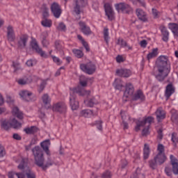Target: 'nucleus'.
Here are the masks:
<instances>
[{
    "mask_svg": "<svg viewBox=\"0 0 178 178\" xmlns=\"http://www.w3.org/2000/svg\"><path fill=\"white\" fill-rule=\"evenodd\" d=\"M170 73V61L169 57L161 55L156 60L153 74L159 81H163Z\"/></svg>",
    "mask_w": 178,
    "mask_h": 178,
    "instance_id": "f257e3e1",
    "label": "nucleus"
},
{
    "mask_svg": "<svg viewBox=\"0 0 178 178\" xmlns=\"http://www.w3.org/2000/svg\"><path fill=\"white\" fill-rule=\"evenodd\" d=\"M32 152L35 158V163L37 165V166H39V168H42L43 170H47V168L52 166V165L55 163L54 160L51 159V158H48L47 161L45 162L44 153L42 152V150L40 146L35 147Z\"/></svg>",
    "mask_w": 178,
    "mask_h": 178,
    "instance_id": "f03ea898",
    "label": "nucleus"
},
{
    "mask_svg": "<svg viewBox=\"0 0 178 178\" xmlns=\"http://www.w3.org/2000/svg\"><path fill=\"white\" fill-rule=\"evenodd\" d=\"M90 90H85L84 88L78 86L77 88L70 89V105L72 111L79 109V102L76 101V94L79 95H90Z\"/></svg>",
    "mask_w": 178,
    "mask_h": 178,
    "instance_id": "7ed1b4c3",
    "label": "nucleus"
},
{
    "mask_svg": "<svg viewBox=\"0 0 178 178\" xmlns=\"http://www.w3.org/2000/svg\"><path fill=\"white\" fill-rule=\"evenodd\" d=\"M154 123V118L152 116L145 117L143 121H138L136 122V126L135 127L136 131H140L141 127H145L142 131V136L149 135V126L151 124Z\"/></svg>",
    "mask_w": 178,
    "mask_h": 178,
    "instance_id": "20e7f679",
    "label": "nucleus"
},
{
    "mask_svg": "<svg viewBox=\"0 0 178 178\" xmlns=\"http://www.w3.org/2000/svg\"><path fill=\"white\" fill-rule=\"evenodd\" d=\"M134 93V87L131 83H127L126 86V90L124 92V98H131L134 101L137 99H140V101H144L145 99V96L143 93V91L138 90L135 95Z\"/></svg>",
    "mask_w": 178,
    "mask_h": 178,
    "instance_id": "39448f33",
    "label": "nucleus"
},
{
    "mask_svg": "<svg viewBox=\"0 0 178 178\" xmlns=\"http://www.w3.org/2000/svg\"><path fill=\"white\" fill-rule=\"evenodd\" d=\"M18 169L22 170V173H24V175H25L27 178H35V173L31 171L30 168H29L27 159H21V163L18 165Z\"/></svg>",
    "mask_w": 178,
    "mask_h": 178,
    "instance_id": "423d86ee",
    "label": "nucleus"
},
{
    "mask_svg": "<svg viewBox=\"0 0 178 178\" xmlns=\"http://www.w3.org/2000/svg\"><path fill=\"white\" fill-rule=\"evenodd\" d=\"M1 126L4 130H9L10 128L19 129L22 127V124L17 122L16 119L11 118L9 121L2 120Z\"/></svg>",
    "mask_w": 178,
    "mask_h": 178,
    "instance_id": "0eeeda50",
    "label": "nucleus"
},
{
    "mask_svg": "<svg viewBox=\"0 0 178 178\" xmlns=\"http://www.w3.org/2000/svg\"><path fill=\"white\" fill-rule=\"evenodd\" d=\"M6 102L10 105V108H12V113L13 116H16L17 119L22 120L24 118L23 113L19 111V108L17 106H15V102L10 96H7Z\"/></svg>",
    "mask_w": 178,
    "mask_h": 178,
    "instance_id": "6e6552de",
    "label": "nucleus"
},
{
    "mask_svg": "<svg viewBox=\"0 0 178 178\" xmlns=\"http://www.w3.org/2000/svg\"><path fill=\"white\" fill-rule=\"evenodd\" d=\"M19 95L23 101H26V102H30L34 100V95H33V93L29 90H21L19 92Z\"/></svg>",
    "mask_w": 178,
    "mask_h": 178,
    "instance_id": "1a4fd4ad",
    "label": "nucleus"
},
{
    "mask_svg": "<svg viewBox=\"0 0 178 178\" xmlns=\"http://www.w3.org/2000/svg\"><path fill=\"white\" fill-rule=\"evenodd\" d=\"M81 70L88 74H92L95 72V65L92 63L88 64H81L80 66Z\"/></svg>",
    "mask_w": 178,
    "mask_h": 178,
    "instance_id": "9d476101",
    "label": "nucleus"
},
{
    "mask_svg": "<svg viewBox=\"0 0 178 178\" xmlns=\"http://www.w3.org/2000/svg\"><path fill=\"white\" fill-rule=\"evenodd\" d=\"M87 5V0H75L74 6V12L76 15H80L81 10L80 8H83Z\"/></svg>",
    "mask_w": 178,
    "mask_h": 178,
    "instance_id": "9b49d317",
    "label": "nucleus"
},
{
    "mask_svg": "<svg viewBox=\"0 0 178 178\" xmlns=\"http://www.w3.org/2000/svg\"><path fill=\"white\" fill-rule=\"evenodd\" d=\"M53 112H59V113H64L66 112L67 107L64 102H59L54 104L51 108Z\"/></svg>",
    "mask_w": 178,
    "mask_h": 178,
    "instance_id": "f8f14e48",
    "label": "nucleus"
},
{
    "mask_svg": "<svg viewBox=\"0 0 178 178\" xmlns=\"http://www.w3.org/2000/svg\"><path fill=\"white\" fill-rule=\"evenodd\" d=\"M115 6L118 13L122 12V13H129V12L131 10L130 6L124 3L115 4Z\"/></svg>",
    "mask_w": 178,
    "mask_h": 178,
    "instance_id": "ddd939ff",
    "label": "nucleus"
},
{
    "mask_svg": "<svg viewBox=\"0 0 178 178\" xmlns=\"http://www.w3.org/2000/svg\"><path fill=\"white\" fill-rule=\"evenodd\" d=\"M31 45L33 48V49H35L38 54H40V56L42 58H47V54L44 51H42V49L40 48L38 46V44L37 43V40L35 39H32V41L31 42Z\"/></svg>",
    "mask_w": 178,
    "mask_h": 178,
    "instance_id": "4468645a",
    "label": "nucleus"
},
{
    "mask_svg": "<svg viewBox=\"0 0 178 178\" xmlns=\"http://www.w3.org/2000/svg\"><path fill=\"white\" fill-rule=\"evenodd\" d=\"M51 10L54 17H56L58 19L60 17L62 10L60 9V6H59V4L56 3H53L51 6Z\"/></svg>",
    "mask_w": 178,
    "mask_h": 178,
    "instance_id": "2eb2a0df",
    "label": "nucleus"
},
{
    "mask_svg": "<svg viewBox=\"0 0 178 178\" xmlns=\"http://www.w3.org/2000/svg\"><path fill=\"white\" fill-rule=\"evenodd\" d=\"M104 9H105L106 15L107 17H108V19L113 20L115 13H113V10L112 9V5L109 3H106L104 4Z\"/></svg>",
    "mask_w": 178,
    "mask_h": 178,
    "instance_id": "dca6fc26",
    "label": "nucleus"
},
{
    "mask_svg": "<svg viewBox=\"0 0 178 178\" xmlns=\"http://www.w3.org/2000/svg\"><path fill=\"white\" fill-rule=\"evenodd\" d=\"M79 26L81 31H82L85 35H91V34H92V31L89 26L86 25L85 22H79Z\"/></svg>",
    "mask_w": 178,
    "mask_h": 178,
    "instance_id": "f3484780",
    "label": "nucleus"
},
{
    "mask_svg": "<svg viewBox=\"0 0 178 178\" xmlns=\"http://www.w3.org/2000/svg\"><path fill=\"white\" fill-rule=\"evenodd\" d=\"M170 158L172 166V172L174 175H178V160L173 155H170Z\"/></svg>",
    "mask_w": 178,
    "mask_h": 178,
    "instance_id": "a211bd4d",
    "label": "nucleus"
},
{
    "mask_svg": "<svg viewBox=\"0 0 178 178\" xmlns=\"http://www.w3.org/2000/svg\"><path fill=\"white\" fill-rule=\"evenodd\" d=\"M51 145V141L49 140H44L40 143V147L42 148L43 151L46 152L47 155L50 156L51 152L49 151V146Z\"/></svg>",
    "mask_w": 178,
    "mask_h": 178,
    "instance_id": "6ab92c4d",
    "label": "nucleus"
},
{
    "mask_svg": "<svg viewBox=\"0 0 178 178\" xmlns=\"http://www.w3.org/2000/svg\"><path fill=\"white\" fill-rule=\"evenodd\" d=\"M116 74L120 77H130L131 76V71L126 69L117 70Z\"/></svg>",
    "mask_w": 178,
    "mask_h": 178,
    "instance_id": "aec40b11",
    "label": "nucleus"
},
{
    "mask_svg": "<svg viewBox=\"0 0 178 178\" xmlns=\"http://www.w3.org/2000/svg\"><path fill=\"white\" fill-rule=\"evenodd\" d=\"M155 113L158 122H161L166 118V112H165L162 108H159Z\"/></svg>",
    "mask_w": 178,
    "mask_h": 178,
    "instance_id": "412c9836",
    "label": "nucleus"
},
{
    "mask_svg": "<svg viewBox=\"0 0 178 178\" xmlns=\"http://www.w3.org/2000/svg\"><path fill=\"white\" fill-rule=\"evenodd\" d=\"M136 15L138 16L139 20H141V22H148V17H147V14L145 12H144V10L137 9Z\"/></svg>",
    "mask_w": 178,
    "mask_h": 178,
    "instance_id": "4be33fe9",
    "label": "nucleus"
},
{
    "mask_svg": "<svg viewBox=\"0 0 178 178\" xmlns=\"http://www.w3.org/2000/svg\"><path fill=\"white\" fill-rule=\"evenodd\" d=\"M173 94H175V87H173V85L170 83L166 86L165 88V95L167 99L170 98V96L172 95Z\"/></svg>",
    "mask_w": 178,
    "mask_h": 178,
    "instance_id": "5701e85b",
    "label": "nucleus"
},
{
    "mask_svg": "<svg viewBox=\"0 0 178 178\" xmlns=\"http://www.w3.org/2000/svg\"><path fill=\"white\" fill-rule=\"evenodd\" d=\"M160 30L163 35V40L165 41V42H168V41H169V31L168 29H166L165 26H161Z\"/></svg>",
    "mask_w": 178,
    "mask_h": 178,
    "instance_id": "b1692460",
    "label": "nucleus"
},
{
    "mask_svg": "<svg viewBox=\"0 0 178 178\" xmlns=\"http://www.w3.org/2000/svg\"><path fill=\"white\" fill-rule=\"evenodd\" d=\"M94 112L90 109H84L80 111L79 116L81 118H92Z\"/></svg>",
    "mask_w": 178,
    "mask_h": 178,
    "instance_id": "393cba45",
    "label": "nucleus"
},
{
    "mask_svg": "<svg viewBox=\"0 0 178 178\" xmlns=\"http://www.w3.org/2000/svg\"><path fill=\"white\" fill-rule=\"evenodd\" d=\"M42 101L46 108V109H50L51 108V98L48 94H44L42 97Z\"/></svg>",
    "mask_w": 178,
    "mask_h": 178,
    "instance_id": "a878e982",
    "label": "nucleus"
},
{
    "mask_svg": "<svg viewBox=\"0 0 178 178\" xmlns=\"http://www.w3.org/2000/svg\"><path fill=\"white\" fill-rule=\"evenodd\" d=\"M168 29L172 31L175 37H178V24L176 23H169Z\"/></svg>",
    "mask_w": 178,
    "mask_h": 178,
    "instance_id": "bb28decb",
    "label": "nucleus"
},
{
    "mask_svg": "<svg viewBox=\"0 0 178 178\" xmlns=\"http://www.w3.org/2000/svg\"><path fill=\"white\" fill-rule=\"evenodd\" d=\"M7 37L9 41H15V31L11 26H8L7 28Z\"/></svg>",
    "mask_w": 178,
    "mask_h": 178,
    "instance_id": "cd10ccee",
    "label": "nucleus"
},
{
    "mask_svg": "<svg viewBox=\"0 0 178 178\" xmlns=\"http://www.w3.org/2000/svg\"><path fill=\"white\" fill-rule=\"evenodd\" d=\"M121 116L123 120L122 125L124 127V129L126 130L129 129V124H127V122H126L124 120H130V116L126 115V113L123 111H121Z\"/></svg>",
    "mask_w": 178,
    "mask_h": 178,
    "instance_id": "c85d7f7f",
    "label": "nucleus"
},
{
    "mask_svg": "<svg viewBox=\"0 0 178 178\" xmlns=\"http://www.w3.org/2000/svg\"><path fill=\"white\" fill-rule=\"evenodd\" d=\"M38 128L37 127H26L24 129V131L26 134H35V133H38Z\"/></svg>",
    "mask_w": 178,
    "mask_h": 178,
    "instance_id": "c756f323",
    "label": "nucleus"
},
{
    "mask_svg": "<svg viewBox=\"0 0 178 178\" xmlns=\"http://www.w3.org/2000/svg\"><path fill=\"white\" fill-rule=\"evenodd\" d=\"M15 176H17V178H26V175L23 172H15L13 171L8 172V178H15Z\"/></svg>",
    "mask_w": 178,
    "mask_h": 178,
    "instance_id": "7c9ffc66",
    "label": "nucleus"
},
{
    "mask_svg": "<svg viewBox=\"0 0 178 178\" xmlns=\"http://www.w3.org/2000/svg\"><path fill=\"white\" fill-rule=\"evenodd\" d=\"M159 53L158 52V48H154L152 50V51H150L147 56V60H151V59H153V58H156V56H158V54Z\"/></svg>",
    "mask_w": 178,
    "mask_h": 178,
    "instance_id": "2f4dec72",
    "label": "nucleus"
},
{
    "mask_svg": "<svg viewBox=\"0 0 178 178\" xmlns=\"http://www.w3.org/2000/svg\"><path fill=\"white\" fill-rule=\"evenodd\" d=\"M86 105H87V106H94V105H97V104H98V100L95 99V98H92V99H90L88 100H85L84 101Z\"/></svg>",
    "mask_w": 178,
    "mask_h": 178,
    "instance_id": "473e14b6",
    "label": "nucleus"
},
{
    "mask_svg": "<svg viewBox=\"0 0 178 178\" xmlns=\"http://www.w3.org/2000/svg\"><path fill=\"white\" fill-rule=\"evenodd\" d=\"M154 158L155 161L160 165H162V163H163L166 161V156H165V154H161L160 156H158L157 154L156 156H155Z\"/></svg>",
    "mask_w": 178,
    "mask_h": 178,
    "instance_id": "72a5a7b5",
    "label": "nucleus"
},
{
    "mask_svg": "<svg viewBox=\"0 0 178 178\" xmlns=\"http://www.w3.org/2000/svg\"><path fill=\"white\" fill-rule=\"evenodd\" d=\"M113 86L116 90L122 91V88L123 87V85H122V81L119 79H116L113 83Z\"/></svg>",
    "mask_w": 178,
    "mask_h": 178,
    "instance_id": "f704fd0d",
    "label": "nucleus"
},
{
    "mask_svg": "<svg viewBox=\"0 0 178 178\" xmlns=\"http://www.w3.org/2000/svg\"><path fill=\"white\" fill-rule=\"evenodd\" d=\"M149 156V145L145 144L143 149V158L144 159H148Z\"/></svg>",
    "mask_w": 178,
    "mask_h": 178,
    "instance_id": "c9c22d12",
    "label": "nucleus"
},
{
    "mask_svg": "<svg viewBox=\"0 0 178 178\" xmlns=\"http://www.w3.org/2000/svg\"><path fill=\"white\" fill-rule=\"evenodd\" d=\"M27 40H28L27 35L22 36L20 38V40L19 41V47H21V48L26 47Z\"/></svg>",
    "mask_w": 178,
    "mask_h": 178,
    "instance_id": "e433bc0d",
    "label": "nucleus"
},
{
    "mask_svg": "<svg viewBox=\"0 0 178 178\" xmlns=\"http://www.w3.org/2000/svg\"><path fill=\"white\" fill-rule=\"evenodd\" d=\"M77 37H78V39H79L80 41H81L82 45H83L84 48L88 52V51H90V47H88V44L87 43V42H86V40L83 39V37L81 35H78Z\"/></svg>",
    "mask_w": 178,
    "mask_h": 178,
    "instance_id": "4c0bfd02",
    "label": "nucleus"
},
{
    "mask_svg": "<svg viewBox=\"0 0 178 178\" xmlns=\"http://www.w3.org/2000/svg\"><path fill=\"white\" fill-rule=\"evenodd\" d=\"M42 26L43 27H51L52 26V20L51 19H43L42 22Z\"/></svg>",
    "mask_w": 178,
    "mask_h": 178,
    "instance_id": "58836bf2",
    "label": "nucleus"
},
{
    "mask_svg": "<svg viewBox=\"0 0 178 178\" xmlns=\"http://www.w3.org/2000/svg\"><path fill=\"white\" fill-rule=\"evenodd\" d=\"M88 81V79L86 78V76H80L79 83L82 87H86V86H87Z\"/></svg>",
    "mask_w": 178,
    "mask_h": 178,
    "instance_id": "ea45409f",
    "label": "nucleus"
},
{
    "mask_svg": "<svg viewBox=\"0 0 178 178\" xmlns=\"http://www.w3.org/2000/svg\"><path fill=\"white\" fill-rule=\"evenodd\" d=\"M104 38L106 44L109 42V31L108 28H104Z\"/></svg>",
    "mask_w": 178,
    "mask_h": 178,
    "instance_id": "a19ab883",
    "label": "nucleus"
},
{
    "mask_svg": "<svg viewBox=\"0 0 178 178\" xmlns=\"http://www.w3.org/2000/svg\"><path fill=\"white\" fill-rule=\"evenodd\" d=\"M158 156H160L161 154H165V147L163 146L162 144H159L157 147Z\"/></svg>",
    "mask_w": 178,
    "mask_h": 178,
    "instance_id": "79ce46f5",
    "label": "nucleus"
},
{
    "mask_svg": "<svg viewBox=\"0 0 178 178\" xmlns=\"http://www.w3.org/2000/svg\"><path fill=\"white\" fill-rule=\"evenodd\" d=\"M72 52L75 55V56H76V58H82V56L84 55L83 54V51L79 49H74Z\"/></svg>",
    "mask_w": 178,
    "mask_h": 178,
    "instance_id": "37998d69",
    "label": "nucleus"
},
{
    "mask_svg": "<svg viewBox=\"0 0 178 178\" xmlns=\"http://www.w3.org/2000/svg\"><path fill=\"white\" fill-rule=\"evenodd\" d=\"M18 84H20V86H24L25 84H29L30 83V81L26 78L20 79L17 81Z\"/></svg>",
    "mask_w": 178,
    "mask_h": 178,
    "instance_id": "c03bdc74",
    "label": "nucleus"
},
{
    "mask_svg": "<svg viewBox=\"0 0 178 178\" xmlns=\"http://www.w3.org/2000/svg\"><path fill=\"white\" fill-rule=\"evenodd\" d=\"M174 145H177L178 143V137H177V134L173 133L172 134V138H171Z\"/></svg>",
    "mask_w": 178,
    "mask_h": 178,
    "instance_id": "a18cd8bd",
    "label": "nucleus"
},
{
    "mask_svg": "<svg viewBox=\"0 0 178 178\" xmlns=\"http://www.w3.org/2000/svg\"><path fill=\"white\" fill-rule=\"evenodd\" d=\"M94 126L97 127L98 130H102V120H99L95 122Z\"/></svg>",
    "mask_w": 178,
    "mask_h": 178,
    "instance_id": "49530a36",
    "label": "nucleus"
},
{
    "mask_svg": "<svg viewBox=\"0 0 178 178\" xmlns=\"http://www.w3.org/2000/svg\"><path fill=\"white\" fill-rule=\"evenodd\" d=\"M156 163H158V161H155V158L154 159L149 161V166L152 169H155L156 168Z\"/></svg>",
    "mask_w": 178,
    "mask_h": 178,
    "instance_id": "de8ad7c7",
    "label": "nucleus"
},
{
    "mask_svg": "<svg viewBox=\"0 0 178 178\" xmlns=\"http://www.w3.org/2000/svg\"><path fill=\"white\" fill-rule=\"evenodd\" d=\"M45 86H47V81H42V83L40 84L38 89L39 92H42L44 88H45Z\"/></svg>",
    "mask_w": 178,
    "mask_h": 178,
    "instance_id": "09e8293b",
    "label": "nucleus"
},
{
    "mask_svg": "<svg viewBox=\"0 0 178 178\" xmlns=\"http://www.w3.org/2000/svg\"><path fill=\"white\" fill-rule=\"evenodd\" d=\"M4 155H6V152L5 151V148L0 145V158H3Z\"/></svg>",
    "mask_w": 178,
    "mask_h": 178,
    "instance_id": "8fccbe9b",
    "label": "nucleus"
},
{
    "mask_svg": "<svg viewBox=\"0 0 178 178\" xmlns=\"http://www.w3.org/2000/svg\"><path fill=\"white\" fill-rule=\"evenodd\" d=\"M58 30H60V31H65L66 30V25L63 23H60L58 26Z\"/></svg>",
    "mask_w": 178,
    "mask_h": 178,
    "instance_id": "3c124183",
    "label": "nucleus"
},
{
    "mask_svg": "<svg viewBox=\"0 0 178 178\" xmlns=\"http://www.w3.org/2000/svg\"><path fill=\"white\" fill-rule=\"evenodd\" d=\"M37 63V60H29L26 61V65L27 66H34Z\"/></svg>",
    "mask_w": 178,
    "mask_h": 178,
    "instance_id": "603ef678",
    "label": "nucleus"
},
{
    "mask_svg": "<svg viewBox=\"0 0 178 178\" xmlns=\"http://www.w3.org/2000/svg\"><path fill=\"white\" fill-rule=\"evenodd\" d=\"M13 67L14 69V72H17V70L20 69V65L18 63H13Z\"/></svg>",
    "mask_w": 178,
    "mask_h": 178,
    "instance_id": "864d4df0",
    "label": "nucleus"
},
{
    "mask_svg": "<svg viewBox=\"0 0 178 178\" xmlns=\"http://www.w3.org/2000/svg\"><path fill=\"white\" fill-rule=\"evenodd\" d=\"M118 45H120L121 47H126V45H127L126 42L122 38H118Z\"/></svg>",
    "mask_w": 178,
    "mask_h": 178,
    "instance_id": "5fc2aeb1",
    "label": "nucleus"
},
{
    "mask_svg": "<svg viewBox=\"0 0 178 178\" xmlns=\"http://www.w3.org/2000/svg\"><path fill=\"white\" fill-rule=\"evenodd\" d=\"M116 61L118 63H122V62H124V58L122 56L118 55L116 57Z\"/></svg>",
    "mask_w": 178,
    "mask_h": 178,
    "instance_id": "6e6d98bb",
    "label": "nucleus"
},
{
    "mask_svg": "<svg viewBox=\"0 0 178 178\" xmlns=\"http://www.w3.org/2000/svg\"><path fill=\"white\" fill-rule=\"evenodd\" d=\"M54 62H55V63H57L58 65H60V63H62V61H60V59H59V58L55 56H51Z\"/></svg>",
    "mask_w": 178,
    "mask_h": 178,
    "instance_id": "4d7b16f0",
    "label": "nucleus"
},
{
    "mask_svg": "<svg viewBox=\"0 0 178 178\" xmlns=\"http://www.w3.org/2000/svg\"><path fill=\"white\" fill-rule=\"evenodd\" d=\"M165 174L167 176H172V169L169 167H166L165 169Z\"/></svg>",
    "mask_w": 178,
    "mask_h": 178,
    "instance_id": "13d9d810",
    "label": "nucleus"
},
{
    "mask_svg": "<svg viewBox=\"0 0 178 178\" xmlns=\"http://www.w3.org/2000/svg\"><path fill=\"white\" fill-rule=\"evenodd\" d=\"M42 44L43 45V47H47L48 45V44H49V42H48V40H47V38L42 37Z\"/></svg>",
    "mask_w": 178,
    "mask_h": 178,
    "instance_id": "bf43d9fd",
    "label": "nucleus"
},
{
    "mask_svg": "<svg viewBox=\"0 0 178 178\" xmlns=\"http://www.w3.org/2000/svg\"><path fill=\"white\" fill-rule=\"evenodd\" d=\"M162 129H160L159 130L157 131L158 133V138L159 140H162L163 137V134H162Z\"/></svg>",
    "mask_w": 178,
    "mask_h": 178,
    "instance_id": "052dcab7",
    "label": "nucleus"
},
{
    "mask_svg": "<svg viewBox=\"0 0 178 178\" xmlns=\"http://www.w3.org/2000/svg\"><path fill=\"white\" fill-rule=\"evenodd\" d=\"M112 176V174L109 171H106L103 174L104 178H110Z\"/></svg>",
    "mask_w": 178,
    "mask_h": 178,
    "instance_id": "680f3d73",
    "label": "nucleus"
},
{
    "mask_svg": "<svg viewBox=\"0 0 178 178\" xmlns=\"http://www.w3.org/2000/svg\"><path fill=\"white\" fill-rule=\"evenodd\" d=\"M152 13L154 17H159V15H161L156 9L154 8L152 9Z\"/></svg>",
    "mask_w": 178,
    "mask_h": 178,
    "instance_id": "e2e57ef3",
    "label": "nucleus"
},
{
    "mask_svg": "<svg viewBox=\"0 0 178 178\" xmlns=\"http://www.w3.org/2000/svg\"><path fill=\"white\" fill-rule=\"evenodd\" d=\"M140 47H142L143 48H145V47H147V40H142L140 42Z\"/></svg>",
    "mask_w": 178,
    "mask_h": 178,
    "instance_id": "0e129e2a",
    "label": "nucleus"
},
{
    "mask_svg": "<svg viewBox=\"0 0 178 178\" xmlns=\"http://www.w3.org/2000/svg\"><path fill=\"white\" fill-rule=\"evenodd\" d=\"M13 138L15 140H22V137H20V135H19L17 134H13Z\"/></svg>",
    "mask_w": 178,
    "mask_h": 178,
    "instance_id": "69168bd1",
    "label": "nucleus"
},
{
    "mask_svg": "<svg viewBox=\"0 0 178 178\" xmlns=\"http://www.w3.org/2000/svg\"><path fill=\"white\" fill-rule=\"evenodd\" d=\"M4 102L3 97H2V95L0 93V106L3 105Z\"/></svg>",
    "mask_w": 178,
    "mask_h": 178,
    "instance_id": "338daca9",
    "label": "nucleus"
},
{
    "mask_svg": "<svg viewBox=\"0 0 178 178\" xmlns=\"http://www.w3.org/2000/svg\"><path fill=\"white\" fill-rule=\"evenodd\" d=\"M172 120L175 121V119H178V114H173L171 117Z\"/></svg>",
    "mask_w": 178,
    "mask_h": 178,
    "instance_id": "774afa93",
    "label": "nucleus"
}]
</instances>
